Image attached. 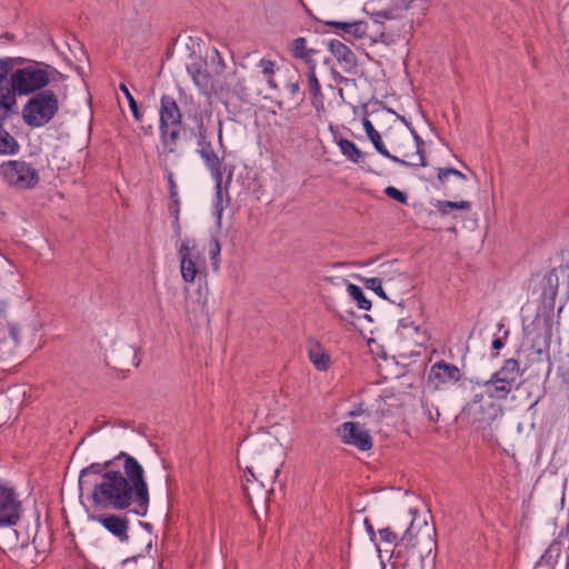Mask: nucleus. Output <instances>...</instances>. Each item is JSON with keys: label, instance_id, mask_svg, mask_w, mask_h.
<instances>
[{"label": "nucleus", "instance_id": "nucleus-1", "mask_svg": "<svg viewBox=\"0 0 569 569\" xmlns=\"http://www.w3.org/2000/svg\"><path fill=\"white\" fill-rule=\"evenodd\" d=\"M91 486L92 502L97 507L129 510L139 517L148 513L150 492L144 469L127 452L83 468L79 476V488L83 490Z\"/></svg>", "mask_w": 569, "mask_h": 569}, {"label": "nucleus", "instance_id": "nucleus-2", "mask_svg": "<svg viewBox=\"0 0 569 569\" xmlns=\"http://www.w3.org/2000/svg\"><path fill=\"white\" fill-rule=\"evenodd\" d=\"M50 72L56 70L43 62H31L9 73L8 64L0 60V114L14 111L18 96L34 94L50 82Z\"/></svg>", "mask_w": 569, "mask_h": 569}, {"label": "nucleus", "instance_id": "nucleus-3", "mask_svg": "<svg viewBox=\"0 0 569 569\" xmlns=\"http://www.w3.org/2000/svg\"><path fill=\"white\" fill-rule=\"evenodd\" d=\"M482 392L476 393L468 403L467 410L473 418V421L490 422L498 412V407L492 400H506L509 393L515 389L499 377L491 375L490 379L478 383Z\"/></svg>", "mask_w": 569, "mask_h": 569}, {"label": "nucleus", "instance_id": "nucleus-4", "mask_svg": "<svg viewBox=\"0 0 569 569\" xmlns=\"http://www.w3.org/2000/svg\"><path fill=\"white\" fill-rule=\"evenodd\" d=\"M415 513L416 511L410 510L409 515L397 521V530H392L390 527L380 529V540L385 543L397 546L399 531H402L400 537V545L417 548L421 543V540H425L426 548L428 549V552H430L432 547L436 546V541L432 538L435 528L429 527L427 521H423L422 528H420L418 531H415Z\"/></svg>", "mask_w": 569, "mask_h": 569}, {"label": "nucleus", "instance_id": "nucleus-5", "mask_svg": "<svg viewBox=\"0 0 569 569\" xmlns=\"http://www.w3.org/2000/svg\"><path fill=\"white\" fill-rule=\"evenodd\" d=\"M60 109L58 94L44 89L32 94L21 110L23 122L30 128H41L50 123Z\"/></svg>", "mask_w": 569, "mask_h": 569}, {"label": "nucleus", "instance_id": "nucleus-6", "mask_svg": "<svg viewBox=\"0 0 569 569\" xmlns=\"http://www.w3.org/2000/svg\"><path fill=\"white\" fill-rule=\"evenodd\" d=\"M160 139L168 152H174L181 131L182 114L177 101L170 96H162L160 103Z\"/></svg>", "mask_w": 569, "mask_h": 569}, {"label": "nucleus", "instance_id": "nucleus-7", "mask_svg": "<svg viewBox=\"0 0 569 569\" xmlns=\"http://www.w3.org/2000/svg\"><path fill=\"white\" fill-rule=\"evenodd\" d=\"M395 17L392 10L373 12L368 21L357 20L350 22L346 34L357 40L368 38L372 42H377L379 38L385 36L383 20H390Z\"/></svg>", "mask_w": 569, "mask_h": 569}, {"label": "nucleus", "instance_id": "nucleus-8", "mask_svg": "<svg viewBox=\"0 0 569 569\" xmlns=\"http://www.w3.org/2000/svg\"><path fill=\"white\" fill-rule=\"evenodd\" d=\"M4 180L18 189L34 188L40 178L38 170L24 160H9L1 164Z\"/></svg>", "mask_w": 569, "mask_h": 569}, {"label": "nucleus", "instance_id": "nucleus-9", "mask_svg": "<svg viewBox=\"0 0 569 569\" xmlns=\"http://www.w3.org/2000/svg\"><path fill=\"white\" fill-rule=\"evenodd\" d=\"M180 272L186 282H194L198 274L204 272V260L197 250L194 240L187 239L178 248Z\"/></svg>", "mask_w": 569, "mask_h": 569}, {"label": "nucleus", "instance_id": "nucleus-10", "mask_svg": "<svg viewBox=\"0 0 569 569\" xmlns=\"http://www.w3.org/2000/svg\"><path fill=\"white\" fill-rule=\"evenodd\" d=\"M21 512L22 505L16 490L0 482V528L16 526Z\"/></svg>", "mask_w": 569, "mask_h": 569}, {"label": "nucleus", "instance_id": "nucleus-11", "mask_svg": "<svg viewBox=\"0 0 569 569\" xmlns=\"http://www.w3.org/2000/svg\"><path fill=\"white\" fill-rule=\"evenodd\" d=\"M197 152L203 160L207 169L210 171V174L214 181V188L218 198H221L223 174L226 172V167L223 166V156H218V153L213 150L211 141L197 143Z\"/></svg>", "mask_w": 569, "mask_h": 569}, {"label": "nucleus", "instance_id": "nucleus-12", "mask_svg": "<svg viewBox=\"0 0 569 569\" xmlns=\"http://www.w3.org/2000/svg\"><path fill=\"white\" fill-rule=\"evenodd\" d=\"M362 124H363V129L366 131L368 139L371 141V143L373 144L376 150L381 156L390 159L393 162L401 163L403 166H420V167L427 166L425 156L422 153V149L420 147V143H422V141L420 140L418 134H415V138L417 141V153H416L417 161H407L403 159H399L398 157L389 153V151L387 150V148L385 147V144L382 142L380 133L375 129L372 122L368 118L363 119Z\"/></svg>", "mask_w": 569, "mask_h": 569}, {"label": "nucleus", "instance_id": "nucleus-13", "mask_svg": "<svg viewBox=\"0 0 569 569\" xmlns=\"http://www.w3.org/2000/svg\"><path fill=\"white\" fill-rule=\"evenodd\" d=\"M90 519L100 523L121 543L129 541L130 521L126 515L101 513L92 515L90 516Z\"/></svg>", "mask_w": 569, "mask_h": 569}, {"label": "nucleus", "instance_id": "nucleus-14", "mask_svg": "<svg viewBox=\"0 0 569 569\" xmlns=\"http://www.w3.org/2000/svg\"><path fill=\"white\" fill-rule=\"evenodd\" d=\"M189 76L193 83L204 93L208 94L214 88L216 76L208 68V61L197 58L187 67Z\"/></svg>", "mask_w": 569, "mask_h": 569}, {"label": "nucleus", "instance_id": "nucleus-15", "mask_svg": "<svg viewBox=\"0 0 569 569\" xmlns=\"http://www.w3.org/2000/svg\"><path fill=\"white\" fill-rule=\"evenodd\" d=\"M461 377L462 373L457 366L439 360L431 367L429 379L435 383L436 388H441L457 383Z\"/></svg>", "mask_w": 569, "mask_h": 569}, {"label": "nucleus", "instance_id": "nucleus-16", "mask_svg": "<svg viewBox=\"0 0 569 569\" xmlns=\"http://www.w3.org/2000/svg\"><path fill=\"white\" fill-rule=\"evenodd\" d=\"M340 430L345 443L352 445L362 451L372 448L371 436L368 430L361 428L358 422H345Z\"/></svg>", "mask_w": 569, "mask_h": 569}, {"label": "nucleus", "instance_id": "nucleus-17", "mask_svg": "<svg viewBox=\"0 0 569 569\" xmlns=\"http://www.w3.org/2000/svg\"><path fill=\"white\" fill-rule=\"evenodd\" d=\"M316 67L311 66L306 72V86L310 96V102L318 114L326 111L325 94L322 93L320 81L316 73Z\"/></svg>", "mask_w": 569, "mask_h": 569}, {"label": "nucleus", "instance_id": "nucleus-18", "mask_svg": "<svg viewBox=\"0 0 569 569\" xmlns=\"http://www.w3.org/2000/svg\"><path fill=\"white\" fill-rule=\"evenodd\" d=\"M328 49L346 72L357 67V57L351 49L340 40H330Z\"/></svg>", "mask_w": 569, "mask_h": 569}, {"label": "nucleus", "instance_id": "nucleus-19", "mask_svg": "<svg viewBox=\"0 0 569 569\" xmlns=\"http://www.w3.org/2000/svg\"><path fill=\"white\" fill-rule=\"evenodd\" d=\"M496 377H499L501 381L507 382L515 389H518L520 383L518 382L519 378L522 375L520 369V363L518 360L510 358L503 361L501 368L493 373Z\"/></svg>", "mask_w": 569, "mask_h": 569}, {"label": "nucleus", "instance_id": "nucleus-20", "mask_svg": "<svg viewBox=\"0 0 569 569\" xmlns=\"http://www.w3.org/2000/svg\"><path fill=\"white\" fill-rule=\"evenodd\" d=\"M308 357L316 369L326 371L330 367V356L317 340L308 342Z\"/></svg>", "mask_w": 569, "mask_h": 569}, {"label": "nucleus", "instance_id": "nucleus-21", "mask_svg": "<svg viewBox=\"0 0 569 569\" xmlns=\"http://www.w3.org/2000/svg\"><path fill=\"white\" fill-rule=\"evenodd\" d=\"M248 472L253 478L251 485H243V490L249 503L252 505L254 498L257 500L267 501L271 490L266 489L263 481L258 479L251 469L248 468Z\"/></svg>", "mask_w": 569, "mask_h": 569}, {"label": "nucleus", "instance_id": "nucleus-22", "mask_svg": "<svg viewBox=\"0 0 569 569\" xmlns=\"http://www.w3.org/2000/svg\"><path fill=\"white\" fill-rule=\"evenodd\" d=\"M13 111H6V116L0 114V154H14L19 151V143L4 128L3 121L9 118Z\"/></svg>", "mask_w": 569, "mask_h": 569}, {"label": "nucleus", "instance_id": "nucleus-23", "mask_svg": "<svg viewBox=\"0 0 569 569\" xmlns=\"http://www.w3.org/2000/svg\"><path fill=\"white\" fill-rule=\"evenodd\" d=\"M291 53L295 58L303 60L308 68L311 66H317L316 61L312 59L315 50L307 48V40L302 37L293 40Z\"/></svg>", "mask_w": 569, "mask_h": 569}, {"label": "nucleus", "instance_id": "nucleus-24", "mask_svg": "<svg viewBox=\"0 0 569 569\" xmlns=\"http://www.w3.org/2000/svg\"><path fill=\"white\" fill-rule=\"evenodd\" d=\"M336 142L341 153L355 163H359L363 159L362 151L356 146L355 142L346 138H338Z\"/></svg>", "mask_w": 569, "mask_h": 569}, {"label": "nucleus", "instance_id": "nucleus-25", "mask_svg": "<svg viewBox=\"0 0 569 569\" xmlns=\"http://www.w3.org/2000/svg\"><path fill=\"white\" fill-rule=\"evenodd\" d=\"M450 176L456 177L458 180H460L461 183H465L467 181L466 174L455 168H438L437 188L448 189V180Z\"/></svg>", "mask_w": 569, "mask_h": 569}, {"label": "nucleus", "instance_id": "nucleus-26", "mask_svg": "<svg viewBox=\"0 0 569 569\" xmlns=\"http://www.w3.org/2000/svg\"><path fill=\"white\" fill-rule=\"evenodd\" d=\"M437 210L443 214H451L453 210H470L471 202L470 201H447V200H437L435 203Z\"/></svg>", "mask_w": 569, "mask_h": 569}, {"label": "nucleus", "instance_id": "nucleus-27", "mask_svg": "<svg viewBox=\"0 0 569 569\" xmlns=\"http://www.w3.org/2000/svg\"><path fill=\"white\" fill-rule=\"evenodd\" d=\"M263 78L266 79L270 89H278V84L273 78L276 63L271 60L261 59L259 62Z\"/></svg>", "mask_w": 569, "mask_h": 569}, {"label": "nucleus", "instance_id": "nucleus-28", "mask_svg": "<svg viewBox=\"0 0 569 569\" xmlns=\"http://www.w3.org/2000/svg\"><path fill=\"white\" fill-rule=\"evenodd\" d=\"M347 290H348L349 295L351 296V298L357 302V306L360 309L370 310L371 301L365 297L360 287H358L353 283H348Z\"/></svg>", "mask_w": 569, "mask_h": 569}, {"label": "nucleus", "instance_id": "nucleus-29", "mask_svg": "<svg viewBox=\"0 0 569 569\" xmlns=\"http://www.w3.org/2000/svg\"><path fill=\"white\" fill-rule=\"evenodd\" d=\"M208 58L210 59V63H208V67L210 66V70L212 71V73L216 77L220 76L226 69V63L221 53L216 48H213Z\"/></svg>", "mask_w": 569, "mask_h": 569}, {"label": "nucleus", "instance_id": "nucleus-30", "mask_svg": "<svg viewBox=\"0 0 569 569\" xmlns=\"http://www.w3.org/2000/svg\"><path fill=\"white\" fill-rule=\"evenodd\" d=\"M194 121L197 123V126H196L197 143L209 142L210 141L209 140L210 132H209L208 126L204 122L203 116L202 114H200L199 117L196 116Z\"/></svg>", "mask_w": 569, "mask_h": 569}, {"label": "nucleus", "instance_id": "nucleus-31", "mask_svg": "<svg viewBox=\"0 0 569 569\" xmlns=\"http://www.w3.org/2000/svg\"><path fill=\"white\" fill-rule=\"evenodd\" d=\"M120 90L123 92L126 99L128 100V103H129V107H130V110L132 112L134 120L138 122H141L142 113L140 112L138 103L134 100L133 96L131 94V92L129 91V89L127 88V86L124 83L120 84Z\"/></svg>", "mask_w": 569, "mask_h": 569}, {"label": "nucleus", "instance_id": "nucleus-32", "mask_svg": "<svg viewBox=\"0 0 569 569\" xmlns=\"http://www.w3.org/2000/svg\"><path fill=\"white\" fill-rule=\"evenodd\" d=\"M362 282L367 289L375 291L380 298L387 299L380 278H363Z\"/></svg>", "mask_w": 569, "mask_h": 569}, {"label": "nucleus", "instance_id": "nucleus-33", "mask_svg": "<svg viewBox=\"0 0 569 569\" xmlns=\"http://www.w3.org/2000/svg\"><path fill=\"white\" fill-rule=\"evenodd\" d=\"M166 160H167V156L161 161V163H162L163 169H164V171L167 173V180H168V187H169V198L170 199H176V198H179L177 183H176V181L173 179V173L169 170V168H168V166L166 163Z\"/></svg>", "mask_w": 569, "mask_h": 569}, {"label": "nucleus", "instance_id": "nucleus-34", "mask_svg": "<svg viewBox=\"0 0 569 569\" xmlns=\"http://www.w3.org/2000/svg\"><path fill=\"white\" fill-rule=\"evenodd\" d=\"M221 253V244L217 238H211L209 242V256L212 260L213 268L217 269L219 264V257Z\"/></svg>", "mask_w": 569, "mask_h": 569}, {"label": "nucleus", "instance_id": "nucleus-35", "mask_svg": "<svg viewBox=\"0 0 569 569\" xmlns=\"http://www.w3.org/2000/svg\"><path fill=\"white\" fill-rule=\"evenodd\" d=\"M385 193L389 198H391V199H393V200H396V201H398L400 203H403V204L407 203V200H408L407 194L405 192L398 190L397 188L392 187V186L387 187L385 189Z\"/></svg>", "mask_w": 569, "mask_h": 569}, {"label": "nucleus", "instance_id": "nucleus-36", "mask_svg": "<svg viewBox=\"0 0 569 569\" xmlns=\"http://www.w3.org/2000/svg\"><path fill=\"white\" fill-rule=\"evenodd\" d=\"M168 210L173 219L179 218L180 213V201L179 198L170 199Z\"/></svg>", "mask_w": 569, "mask_h": 569}, {"label": "nucleus", "instance_id": "nucleus-37", "mask_svg": "<svg viewBox=\"0 0 569 569\" xmlns=\"http://www.w3.org/2000/svg\"><path fill=\"white\" fill-rule=\"evenodd\" d=\"M323 23L326 26L335 27L337 29H340L343 32V34H346V30L348 29V26H349L350 22H340V21L329 20V21H325Z\"/></svg>", "mask_w": 569, "mask_h": 569}, {"label": "nucleus", "instance_id": "nucleus-38", "mask_svg": "<svg viewBox=\"0 0 569 569\" xmlns=\"http://www.w3.org/2000/svg\"><path fill=\"white\" fill-rule=\"evenodd\" d=\"M9 336L14 341V343L20 342V329L17 325L9 326Z\"/></svg>", "mask_w": 569, "mask_h": 569}, {"label": "nucleus", "instance_id": "nucleus-39", "mask_svg": "<svg viewBox=\"0 0 569 569\" xmlns=\"http://www.w3.org/2000/svg\"><path fill=\"white\" fill-rule=\"evenodd\" d=\"M287 89H288V92H289L292 97H295V96H297V94H299V93H300V84H299V82H298V81L289 82V83L287 84Z\"/></svg>", "mask_w": 569, "mask_h": 569}, {"label": "nucleus", "instance_id": "nucleus-40", "mask_svg": "<svg viewBox=\"0 0 569 569\" xmlns=\"http://www.w3.org/2000/svg\"><path fill=\"white\" fill-rule=\"evenodd\" d=\"M365 527H366L368 535L370 536V539L373 541L376 538V531H375L373 526L369 519H365Z\"/></svg>", "mask_w": 569, "mask_h": 569}, {"label": "nucleus", "instance_id": "nucleus-41", "mask_svg": "<svg viewBox=\"0 0 569 569\" xmlns=\"http://www.w3.org/2000/svg\"><path fill=\"white\" fill-rule=\"evenodd\" d=\"M217 136H218L219 146L223 150L224 149V143H223V138H222V121L221 120H219V122H218Z\"/></svg>", "mask_w": 569, "mask_h": 569}, {"label": "nucleus", "instance_id": "nucleus-42", "mask_svg": "<svg viewBox=\"0 0 569 569\" xmlns=\"http://www.w3.org/2000/svg\"><path fill=\"white\" fill-rule=\"evenodd\" d=\"M172 227L177 237L181 234L180 219H173Z\"/></svg>", "mask_w": 569, "mask_h": 569}, {"label": "nucleus", "instance_id": "nucleus-43", "mask_svg": "<svg viewBox=\"0 0 569 569\" xmlns=\"http://www.w3.org/2000/svg\"><path fill=\"white\" fill-rule=\"evenodd\" d=\"M325 280H326V281H329V282H331V283H335V284H338V283H345V282H347V280H346V279L340 278V277H337V278H332V277H331V278H325Z\"/></svg>", "mask_w": 569, "mask_h": 569}, {"label": "nucleus", "instance_id": "nucleus-44", "mask_svg": "<svg viewBox=\"0 0 569 569\" xmlns=\"http://www.w3.org/2000/svg\"><path fill=\"white\" fill-rule=\"evenodd\" d=\"M550 338H551V325L549 323V321H546V342H547V346L549 345Z\"/></svg>", "mask_w": 569, "mask_h": 569}, {"label": "nucleus", "instance_id": "nucleus-45", "mask_svg": "<svg viewBox=\"0 0 569 569\" xmlns=\"http://www.w3.org/2000/svg\"><path fill=\"white\" fill-rule=\"evenodd\" d=\"M503 347V341L500 339V338H496L493 341H492V349L495 350H499Z\"/></svg>", "mask_w": 569, "mask_h": 569}, {"label": "nucleus", "instance_id": "nucleus-46", "mask_svg": "<svg viewBox=\"0 0 569 569\" xmlns=\"http://www.w3.org/2000/svg\"><path fill=\"white\" fill-rule=\"evenodd\" d=\"M253 481V478L250 476V473L247 471L246 473V483L251 485Z\"/></svg>", "mask_w": 569, "mask_h": 569}, {"label": "nucleus", "instance_id": "nucleus-47", "mask_svg": "<svg viewBox=\"0 0 569 569\" xmlns=\"http://www.w3.org/2000/svg\"><path fill=\"white\" fill-rule=\"evenodd\" d=\"M231 177H232V173L230 172L228 176V179H227V183H229L231 181Z\"/></svg>", "mask_w": 569, "mask_h": 569}]
</instances>
